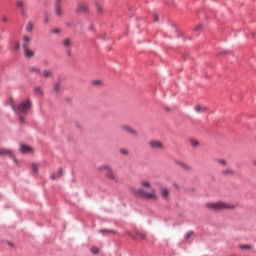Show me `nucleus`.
Listing matches in <instances>:
<instances>
[{
    "mask_svg": "<svg viewBox=\"0 0 256 256\" xmlns=\"http://www.w3.org/2000/svg\"><path fill=\"white\" fill-rule=\"evenodd\" d=\"M8 245H10V247H13V244L11 242H8Z\"/></svg>",
    "mask_w": 256,
    "mask_h": 256,
    "instance_id": "3c124183",
    "label": "nucleus"
},
{
    "mask_svg": "<svg viewBox=\"0 0 256 256\" xmlns=\"http://www.w3.org/2000/svg\"><path fill=\"white\" fill-rule=\"evenodd\" d=\"M25 30L28 32V33H31V31H33V22H28L26 27H25Z\"/></svg>",
    "mask_w": 256,
    "mask_h": 256,
    "instance_id": "b1692460",
    "label": "nucleus"
},
{
    "mask_svg": "<svg viewBox=\"0 0 256 256\" xmlns=\"http://www.w3.org/2000/svg\"><path fill=\"white\" fill-rule=\"evenodd\" d=\"M12 110L14 111V113H17V109L15 108V106L12 107Z\"/></svg>",
    "mask_w": 256,
    "mask_h": 256,
    "instance_id": "8fccbe9b",
    "label": "nucleus"
},
{
    "mask_svg": "<svg viewBox=\"0 0 256 256\" xmlns=\"http://www.w3.org/2000/svg\"><path fill=\"white\" fill-rule=\"evenodd\" d=\"M33 91L35 95H39L40 97H43V95H45V93L43 92V88H41V86L34 87Z\"/></svg>",
    "mask_w": 256,
    "mask_h": 256,
    "instance_id": "2eb2a0df",
    "label": "nucleus"
},
{
    "mask_svg": "<svg viewBox=\"0 0 256 256\" xmlns=\"http://www.w3.org/2000/svg\"><path fill=\"white\" fill-rule=\"evenodd\" d=\"M5 155H9V157L13 159L14 163H17V158L15 157V155H13V152H11L10 149H5V148L0 149V157H3Z\"/></svg>",
    "mask_w": 256,
    "mask_h": 256,
    "instance_id": "6e6552de",
    "label": "nucleus"
},
{
    "mask_svg": "<svg viewBox=\"0 0 256 256\" xmlns=\"http://www.w3.org/2000/svg\"><path fill=\"white\" fill-rule=\"evenodd\" d=\"M75 13H78V14L89 13V6L85 3H80L77 5Z\"/></svg>",
    "mask_w": 256,
    "mask_h": 256,
    "instance_id": "0eeeda50",
    "label": "nucleus"
},
{
    "mask_svg": "<svg viewBox=\"0 0 256 256\" xmlns=\"http://www.w3.org/2000/svg\"><path fill=\"white\" fill-rule=\"evenodd\" d=\"M253 165H255V167H256V160H255V161H253Z\"/></svg>",
    "mask_w": 256,
    "mask_h": 256,
    "instance_id": "603ef678",
    "label": "nucleus"
},
{
    "mask_svg": "<svg viewBox=\"0 0 256 256\" xmlns=\"http://www.w3.org/2000/svg\"><path fill=\"white\" fill-rule=\"evenodd\" d=\"M98 169L99 171H103V169H105L108 172V171H111L112 168L109 165H103V166H100Z\"/></svg>",
    "mask_w": 256,
    "mask_h": 256,
    "instance_id": "a878e982",
    "label": "nucleus"
},
{
    "mask_svg": "<svg viewBox=\"0 0 256 256\" xmlns=\"http://www.w3.org/2000/svg\"><path fill=\"white\" fill-rule=\"evenodd\" d=\"M159 21V17H157V14H154V22L157 23Z\"/></svg>",
    "mask_w": 256,
    "mask_h": 256,
    "instance_id": "79ce46f5",
    "label": "nucleus"
},
{
    "mask_svg": "<svg viewBox=\"0 0 256 256\" xmlns=\"http://www.w3.org/2000/svg\"><path fill=\"white\" fill-rule=\"evenodd\" d=\"M148 145L152 150L163 149V142L159 140H150Z\"/></svg>",
    "mask_w": 256,
    "mask_h": 256,
    "instance_id": "423d86ee",
    "label": "nucleus"
},
{
    "mask_svg": "<svg viewBox=\"0 0 256 256\" xmlns=\"http://www.w3.org/2000/svg\"><path fill=\"white\" fill-rule=\"evenodd\" d=\"M90 251H91V253L93 254V255H99V248H97V247H92L91 249H90Z\"/></svg>",
    "mask_w": 256,
    "mask_h": 256,
    "instance_id": "c85d7f7f",
    "label": "nucleus"
},
{
    "mask_svg": "<svg viewBox=\"0 0 256 256\" xmlns=\"http://www.w3.org/2000/svg\"><path fill=\"white\" fill-rule=\"evenodd\" d=\"M54 93H59L61 91V80H58L57 83L53 85Z\"/></svg>",
    "mask_w": 256,
    "mask_h": 256,
    "instance_id": "f3484780",
    "label": "nucleus"
},
{
    "mask_svg": "<svg viewBox=\"0 0 256 256\" xmlns=\"http://www.w3.org/2000/svg\"><path fill=\"white\" fill-rule=\"evenodd\" d=\"M58 177H63V168H59L57 172Z\"/></svg>",
    "mask_w": 256,
    "mask_h": 256,
    "instance_id": "e433bc0d",
    "label": "nucleus"
},
{
    "mask_svg": "<svg viewBox=\"0 0 256 256\" xmlns=\"http://www.w3.org/2000/svg\"><path fill=\"white\" fill-rule=\"evenodd\" d=\"M52 75H53V71H51V70H44L43 71L44 79H49V77H51Z\"/></svg>",
    "mask_w": 256,
    "mask_h": 256,
    "instance_id": "4be33fe9",
    "label": "nucleus"
},
{
    "mask_svg": "<svg viewBox=\"0 0 256 256\" xmlns=\"http://www.w3.org/2000/svg\"><path fill=\"white\" fill-rule=\"evenodd\" d=\"M2 21H3L4 23H7V17H2Z\"/></svg>",
    "mask_w": 256,
    "mask_h": 256,
    "instance_id": "de8ad7c7",
    "label": "nucleus"
},
{
    "mask_svg": "<svg viewBox=\"0 0 256 256\" xmlns=\"http://www.w3.org/2000/svg\"><path fill=\"white\" fill-rule=\"evenodd\" d=\"M51 33H54L55 35H58V33H61V30L59 28H55L51 31Z\"/></svg>",
    "mask_w": 256,
    "mask_h": 256,
    "instance_id": "4c0bfd02",
    "label": "nucleus"
},
{
    "mask_svg": "<svg viewBox=\"0 0 256 256\" xmlns=\"http://www.w3.org/2000/svg\"><path fill=\"white\" fill-rule=\"evenodd\" d=\"M61 3H63V0H55V2H54V13L58 17H63Z\"/></svg>",
    "mask_w": 256,
    "mask_h": 256,
    "instance_id": "39448f33",
    "label": "nucleus"
},
{
    "mask_svg": "<svg viewBox=\"0 0 256 256\" xmlns=\"http://www.w3.org/2000/svg\"><path fill=\"white\" fill-rule=\"evenodd\" d=\"M62 45L64 46V47H71V38H66V39H64L63 41H62Z\"/></svg>",
    "mask_w": 256,
    "mask_h": 256,
    "instance_id": "5701e85b",
    "label": "nucleus"
},
{
    "mask_svg": "<svg viewBox=\"0 0 256 256\" xmlns=\"http://www.w3.org/2000/svg\"><path fill=\"white\" fill-rule=\"evenodd\" d=\"M32 171H33V173L39 172V166H37L36 163H32Z\"/></svg>",
    "mask_w": 256,
    "mask_h": 256,
    "instance_id": "c756f323",
    "label": "nucleus"
},
{
    "mask_svg": "<svg viewBox=\"0 0 256 256\" xmlns=\"http://www.w3.org/2000/svg\"><path fill=\"white\" fill-rule=\"evenodd\" d=\"M66 53H67L68 57H71V50H67Z\"/></svg>",
    "mask_w": 256,
    "mask_h": 256,
    "instance_id": "49530a36",
    "label": "nucleus"
},
{
    "mask_svg": "<svg viewBox=\"0 0 256 256\" xmlns=\"http://www.w3.org/2000/svg\"><path fill=\"white\" fill-rule=\"evenodd\" d=\"M106 179H110L111 181H114V183H117L119 181V177L115 174V171L113 169L108 170L105 174Z\"/></svg>",
    "mask_w": 256,
    "mask_h": 256,
    "instance_id": "1a4fd4ad",
    "label": "nucleus"
},
{
    "mask_svg": "<svg viewBox=\"0 0 256 256\" xmlns=\"http://www.w3.org/2000/svg\"><path fill=\"white\" fill-rule=\"evenodd\" d=\"M217 161H218V163H220V165H223V167L227 166V161H225V159H219Z\"/></svg>",
    "mask_w": 256,
    "mask_h": 256,
    "instance_id": "473e14b6",
    "label": "nucleus"
},
{
    "mask_svg": "<svg viewBox=\"0 0 256 256\" xmlns=\"http://www.w3.org/2000/svg\"><path fill=\"white\" fill-rule=\"evenodd\" d=\"M30 41H31V39L29 38V36H23L24 43H29Z\"/></svg>",
    "mask_w": 256,
    "mask_h": 256,
    "instance_id": "58836bf2",
    "label": "nucleus"
},
{
    "mask_svg": "<svg viewBox=\"0 0 256 256\" xmlns=\"http://www.w3.org/2000/svg\"><path fill=\"white\" fill-rule=\"evenodd\" d=\"M161 197L163 199H169V189H167L166 187H162L161 188Z\"/></svg>",
    "mask_w": 256,
    "mask_h": 256,
    "instance_id": "dca6fc26",
    "label": "nucleus"
},
{
    "mask_svg": "<svg viewBox=\"0 0 256 256\" xmlns=\"http://www.w3.org/2000/svg\"><path fill=\"white\" fill-rule=\"evenodd\" d=\"M31 107H32L31 99H26L24 102H21L18 105L17 110L19 113H27L29 109H31Z\"/></svg>",
    "mask_w": 256,
    "mask_h": 256,
    "instance_id": "f03ea898",
    "label": "nucleus"
},
{
    "mask_svg": "<svg viewBox=\"0 0 256 256\" xmlns=\"http://www.w3.org/2000/svg\"><path fill=\"white\" fill-rule=\"evenodd\" d=\"M44 23H49V18L47 17V14H46V17L44 19Z\"/></svg>",
    "mask_w": 256,
    "mask_h": 256,
    "instance_id": "37998d69",
    "label": "nucleus"
},
{
    "mask_svg": "<svg viewBox=\"0 0 256 256\" xmlns=\"http://www.w3.org/2000/svg\"><path fill=\"white\" fill-rule=\"evenodd\" d=\"M199 29H201V25L197 26L194 31H199Z\"/></svg>",
    "mask_w": 256,
    "mask_h": 256,
    "instance_id": "09e8293b",
    "label": "nucleus"
},
{
    "mask_svg": "<svg viewBox=\"0 0 256 256\" xmlns=\"http://www.w3.org/2000/svg\"><path fill=\"white\" fill-rule=\"evenodd\" d=\"M99 233H101L102 235H107V233L117 234V231H115L113 229H100Z\"/></svg>",
    "mask_w": 256,
    "mask_h": 256,
    "instance_id": "aec40b11",
    "label": "nucleus"
},
{
    "mask_svg": "<svg viewBox=\"0 0 256 256\" xmlns=\"http://www.w3.org/2000/svg\"><path fill=\"white\" fill-rule=\"evenodd\" d=\"M221 174L224 175L225 177L229 176V175H235V171L227 168L225 170L221 171Z\"/></svg>",
    "mask_w": 256,
    "mask_h": 256,
    "instance_id": "a211bd4d",
    "label": "nucleus"
},
{
    "mask_svg": "<svg viewBox=\"0 0 256 256\" xmlns=\"http://www.w3.org/2000/svg\"><path fill=\"white\" fill-rule=\"evenodd\" d=\"M20 153H31V151H33V148H31V146L29 145H25V144H20V148H19Z\"/></svg>",
    "mask_w": 256,
    "mask_h": 256,
    "instance_id": "9b49d317",
    "label": "nucleus"
},
{
    "mask_svg": "<svg viewBox=\"0 0 256 256\" xmlns=\"http://www.w3.org/2000/svg\"><path fill=\"white\" fill-rule=\"evenodd\" d=\"M92 84H93V85H100V84H101V81H99V80H94V81H92Z\"/></svg>",
    "mask_w": 256,
    "mask_h": 256,
    "instance_id": "ea45409f",
    "label": "nucleus"
},
{
    "mask_svg": "<svg viewBox=\"0 0 256 256\" xmlns=\"http://www.w3.org/2000/svg\"><path fill=\"white\" fill-rule=\"evenodd\" d=\"M240 249H253V246L249 245V244H246V245H240Z\"/></svg>",
    "mask_w": 256,
    "mask_h": 256,
    "instance_id": "2f4dec72",
    "label": "nucleus"
},
{
    "mask_svg": "<svg viewBox=\"0 0 256 256\" xmlns=\"http://www.w3.org/2000/svg\"><path fill=\"white\" fill-rule=\"evenodd\" d=\"M96 11L97 13H103V8L101 7V5L96 4Z\"/></svg>",
    "mask_w": 256,
    "mask_h": 256,
    "instance_id": "72a5a7b5",
    "label": "nucleus"
},
{
    "mask_svg": "<svg viewBox=\"0 0 256 256\" xmlns=\"http://www.w3.org/2000/svg\"><path fill=\"white\" fill-rule=\"evenodd\" d=\"M30 73H36V75H41V69L35 66L30 67Z\"/></svg>",
    "mask_w": 256,
    "mask_h": 256,
    "instance_id": "412c9836",
    "label": "nucleus"
},
{
    "mask_svg": "<svg viewBox=\"0 0 256 256\" xmlns=\"http://www.w3.org/2000/svg\"><path fill=\"white\" fill-rule=\"evenodd\" d=\"M137 237L139 238V239H141L142 241L143 240H145V237H147V235L145 234V233H143V232H137Z\"/></svg>",
    "mask_w": 256,
    "mask_h": 256,
    "instance_id": "cd10ccee",
    "label": "nucleus"
},
{
    "mask_svg": "<svg viewBox=\"0 0 256 256\" xmlns=\"http://www.w3.org/2000/svg\"><path fill=\"white\" fill-rule=\"evenodd\" d=\"M206 209L210 211H221L223 209H235L232 204H227L226 202H208L205 204Z\"/></svg>",
    "mask_w": 256,
    "mask_h": 256,
    "instance_id": "f257e3e1",
    "label": "nucleus"
},
{
    "mask_svg": "<svg viewBox=\"0 0 256 256\" xmlns=\"http://www.w3.org/2000/svg\"><path fill=\"white\" fill-rule=\"evenodd\" d=\"M67 26H68V27H71V24H70V23H67Z\"/></svg>",
    "mask_w": 256,
    "mask_h": 256,
    "instance_id": "864d4df0",
    "label": "nucleus"
},
{
    "mask_svg": "<svg viewBox=\"0 0 256 256\" xmlns=\"http://www.w3.org/2000/svg\"><path fill=\"white\" fill-rule=\"evenodd\" d=\"M120 153L122 155H129V150H127V149H120Z\"/></svg>",
    "mask_w": 256,
    "mask_h": 256,
    "instance_id": "f704fd0d",
    "label": "nucleus"
},
{
    "mask_svg": "<svg viewBox=\"0 0 256 256\" xmlns=\"http://www.w3.org/2000/svg\"><path fill=\"white\" fill-rule=\"evenodd\" d=\"M19 119H20V123H22L23 125V123H25V118L23 116H19Z\"/></svg>",
    "mask_w": 256,
    "mask_h": 256,
    "instance_id": "a19ab883",
    "label": "nucleus"
},
{
    "mask_svg": "<svg viewBox=\"0 0 256 256\" xmlns=\"http://www.w3.org/2000/svg\"><path fill=\"white\" fill-rule=\"evenodd\" d=\"M141 186L145 189H149V187H151V183H149V181H142Z\"/></svg>",
    "mask_w": 256,
    "mask_h": 256,
    "instance_id": "bb28decb",
    "label": "nucleus"
},
{
    "mask_svg": "<svg viewBox=\"0 0 256 256\" xmlns=\"http://www.w3.org/2000/svg\"><path fill=\"white\" fill-rule=\"evenodd\" d=\"M190 145L192 147H198L199 146V142H197V140L193 139V140H190Z\"/></svg>",
    "mask_w": 256,
    "mask_h": 256,
    "instance_id": "7c9ffc66",
    "label": "nucleus"
},
{
    "mask_svg": "<svg viewBox=\"0 0 256 256\" xmlns=\"http://www.w3.org/2000/svg\"><path fill=\"white\" fill-rule=\"evenodd\" d=\"M175 164L179 165V167H181V169H183L184 171H191V166H189L188 164H185L184 162L176 160Z\"/></svg>",
    "mask_w": 256,
    "mask_h": 256,
    "instance_id": "f8f14e48",
    "label": "nucleus"
},
{
    "mask_svg": "<svg viewBox=\"0 0 256 256\" xmlns=\"http://www.w3.org/2000/svg\"><path fill=\"white\" fill-rule=\"evenodd\" d=\"M93 29H94L93 25H90V26L88 27V31H93Z\"/></svg>",
    "mask_w": 256,
    "mask_h": 256,
    "instance_id": "a18cd8bd",
    "label": "nucleus"
},
{
    "mask_svg": "<svg viewBox=\"0 0 256 256\" xmlns=\"http://www.w3.org/2000/svg\"><path fill=\"white\" fill-rule=\"evenodd\" d=\"M194 111L196 113H205V111H207V107L206 106H201L200 104H198L194 107Z\"/></svg>",
    "mask_w": 256,
    "mask_h": 256,
    "instance_id": "4468645a",
    "label": "nucleus"
},
{
    "mask_svg": "<svg viewBox=\"0 0 256 256\" xmlns=\"http://www.w3.org/2000/svg\"><path fill=\"white\" fill-rule=\"evenodd\" d=\"M21 48V44L19 43V41L15 42V50L19 51V49Z\"/></svg>",
    "mask_w": 256,
    "mask_h": 256,
    "instance_id": "c9c22d12",
    "label": "nucleus"
},
{
    "mask_svg": "<svg viewBox=\"0 0 256 256\" xmlns=\"http://www.w3.org/2000/svg\"><path fill=\"white\" fill-rule=\"evenodd\" d=\"M147 192H145V190H143V188H139L137 191H136V195L138 197H141V199H145V195H146Z\"/></svg>",
    "mask_w": 256,
    "mask_h": 256,
    "instance_id": "6ab92c4d",
    "label": "nucleus"
},
{
    "mask_svg": "<svg viewBox=\"0 0 256 256\" xmlns=\"http://www.w3.org/2000/svg\"><path fill=\"white\" fill-rule=\"evenodd\" d=\"M16 7L20 10V15L27 18V5L25 4V2L22 0H18L16 2Z\"/></svg>",
    "mask_w": 256,
    "mask_h": 256,
    "instance_id": "20e7f679",
    "label": "nucleus"
},
{
    "mask_svg": "<svg viewBox=\"0 0 256 256\" xmlns=\"http://www.w3.org/2000/svg\"><path fill=\"white\" fill-rule=\"evenodd\" d=\"M123 131H126V133H128V135H132L133 137H138L139 133L136 132L135 129L129 127V126H122Z\"/></svg>",
    "mask_w": 256,
    "mask_h": 256,
    "instance_id": "9d476101",
    "label": "nucleus"
},
{
    "mask_svg": "<svg viewBox=\"0 0 256 256\" xmlns=\"http://www.w3.org/2000/svg\"><path fill=\"white\" fill-rule=\"evenodd\" d=\"M144 199H154V200H157L158 197H157V194L155 192V189H152L151 193L146 192V195L144 196Z\"/></svg>",
    "mask_w": 256,
    "mask_h": 256,
    "instance_id": "ddd939ff",
    "label": "nucleus"
},
{
    "mask_svg": "<svg viewBox=\"0 0 256 256\" xmlns=\"http://www.w3.org/2000/svg\"><path fill=\"white\" fill-rule=\"evenodd\" d=\"M193 230L188 231L185 235H184V239L185 241H189V239H191V235H193Z\"/></svg>",
    "mask_w": 256,
    "mask_h": 256,
    "instance_id": "393cba45",
    "label": "nucleus"
},
{
    "mask_svg": "<svg viewBox=\"0 0 256 256\" xmlns=\"http://www.w3.org/2000/svg\"><path fill=\"white\" fill-rule=\"evenodd\" d=\"M22 49H23V56L26 59H32V57H35V51L29 49V45L27 43L22 44Z\"/></svg>",
    "mask_w": 256,
    "mask_h": 256,
    "instance_id": "7ed1b4c3",
    "label": "nucleus"
},
{
    "mask_svg": "<svg viewBox=\"0 0 256 256\" xmlns=\"http://www.w3.org/2000/svg\"><path fill=\"white\" fill-rule=\"evenodd\" d=\"M50 179H52V181H55V174H51Z\"/></svg>",
    "mask_w": 256,
    "mask_h": 256,
    "instance_id": "c03bdc74",
    "label": "nucleus"
}]
</instances>
